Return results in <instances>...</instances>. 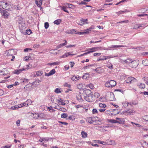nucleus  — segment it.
I'll use <instances>...</instances> for the list:
<instances>
[{
    "label": "nucleus",
    "mask_w": 148,
    "mask_h": 148,
    "mask_svg": "<svg viewBox=\"0 0 148 148\" xmlns=\"http://www.w3.org/2000/svg\"><path fill=\"white\" fill-rule=\"evenodd\" d=\"M116 84V82L114 80H111L106 82L105 85L108 88H112L114 87Z\"/></svg>",
    "instance_id": "1"
},
{
    "label": "nucleus",
    "mask_w": 148,
    "mask_h": 148,
    "mask_svg": "<svg viewBox=\"0 0 148 148\" xmlns=\"http://www.w3.org/2000/svg\"><path fill=\"white\" fill-rule=\"evenodd\" d=\"M111 124H116L117 125L120 124H123L124 123L125 121H108ZM116 125H114L113 124H108L106 127H114Z\"/></svg>",
    "instance_id": "2"
},
{
    "label": "nucleus",
    "mask_w": 148,
    "mask_h": 148,
    "mask_svg": "<svg viewBox=\"0 0 148 148\" xmlns=\"http://www.w3.org/2000/svg\"><path fill=\"white\" fill-rule=\"evenodd\" d=\"M5 54H6V56L8 57L12 56V58L11 59V60L13 61L14 59L15 58V56L14 55L15 54V52L13 49H10L5 51Z\"/></svg>",
    "instance_id": "3"
},
{
    "label": "nucleus",
    "mask_w": 148,
    "mask_h": 148,
    "mask_svg": "<svg viewBox=\"0 0 148 148\" xmlns=\"http://www.w3.org/2000/svg\"><path fill=\"white\" fill-rule=\"evenodd\" d=\"M91 94L87 96H84V99L89 102H92L94 101L95 100V97H94L93 94Z\"/></svg>",
    "instance_id": "4"
},
{
    "label": "nucleus",
    "mask_w": 148,
    "mask_h": 148,
    "mask_svg": "<svg viewBox=\"0 0 148 148\" xmlns=\"http://www.w3.org/2000/svg\"><path fill=\"white\" fill-rule=\"evenodd\" d=\"M0 6H1L3 9L7 10L9 9V4L5 1H2L0 2Z\"/></svg>",
    "instance_id": "5"
},
{
    "label": "nucleus",
    "mask_w": 148,
    "mask_h": 148,
    "mask_svg": "<svg viewBox=\"0 0 148 148\" xmlns=\"http://www.w3.org/2000/svg\"><path fill=\"white\" fill-rule=\"evenodd\" d=\"M139 64L138 61L137 60H130V67L132 68H136Z\"/></svg>",
    "instance_id": "6"
},
{
    "label": "nucleus",
    "mask_w": 148,
    "mask_h": 148,
    "mask_svg": "<svg viewBox=\"0 0 148 148\" xmlns=\"http://www.w3.org/2000/svg\"><path fill=\"white\" fill-rule=\"evenodd\" d=\"M0 12L2 16H3L5 18H8L9 15V13L7 11L3 9L0 8Z\"/></svg>",
    "instance_id": "7"
},
{
    "label": "nucleus",
    "mask_w": 148,
    "mask_h": 148,
    "mask_svg": "<svg viewBox=\"0 0 148 148\" xmlns=\"http://www.w3.org/2000/svg\"><path fill=\"white\" fill-rule=\"evenodd\" d=\"M26 102H24L23 103H21L18 105H16L14 107H12V110H14L15 109H17L18 108H21L23 106H25L26 105Z\"/></svg>",
    "instance_id": "8"
},
{
    "label": "nucleus",
    "mask_w": 148,
    "mask_h": 148,
    "mask_svg": "<svg viewBox=\"0 0 148 148\" xmlns=\"http://www.w3.org/2000/svg\"><path fill=\"white\" fill-rule=\"evenodd\" d=\"M92 29V27H90L88 29L84 30L83 32H79V35H81L89 34L90 33Z\"/></svg>",
    "instance_id": "9"
},
{
    "label": "nucleus",
    "mask_w": 148,
    "mask_h": 148,
    "mask_svg": "<svg viewBox=\"0 0 148 148\" xmlns=\"http://www.w3.org/2000/svg\"><path fill=\"white\" fill-rule=\"evenodd\" d=\"M43 72L41 71H36L34 73L33 76L34 77L40 76L43 74Z\"/></svg>",
    "instance_id": "10"
},
{
    "label": "nucleus",
    "mask_w": 148,
    "mask_h": 148,
    "mask_svg": "<svg viewBox=\"0 0 148 148\" xmlns=\"http://www.w3.org/2000/svg\"><path fill=\"white\" fill-rule=\"evenodd\" d=\"M91 93H92V92L90 90L85 89L83 90V94L84 95H85L86 96H87L91 94Z\"/></svg>",
    "instance_id": "11"
},
{
    "label": "nucleus",
    "mask_w": 148,
    "mask_h": 148,
    "mask_svg": "<svg viewBox=\"0 0 148 148\" xmlns=\"http://www.w3.org/2000/svg\"><path fill=\"white\" fill-rule=\"evenodd\" d=\"M87 20V19L85 20L83 18H81L80 20L77 23L78 25L82 26L84 24L88 23L86 21Z\"/></svg>",
    "instance_id": "12"
},
{
    "label": "nucleus",
    "mask_w": 148,
    "mask_h": 148,
    "mask_svg": "<svg viewBox=\"0 0 148 148\" xmlns=\"http://www.w3.org/2000/svg\"><path fill=\"white\" fill-rule=\"evenodd\" d=\"M93 70L94 71H95L96 73L99 74L102 73L104 71V69H102L100 67H98L96 69H94Z\"/></svg>",
    "instance_id": "13"
},
{
    "label": "nucleus",
    "mask_w": 148,
    "mask_h": 148,
    "mask_svg": "<svg viewBox=\"0 0 148 148\" xmlns=\"http://www.w3.org/2000/svg\"><path fill=\"white\" fill-rule=\"evenodd\" d=\"M98 48H99L98 47H93L91 48L88 49L87 51H88L90 53L97 51Z\"/></svg>",
    "instance_id": "14"
},
{
    "label": "nucleus",
    "mask_w": 148,
    "mask_h": 148,
    "mask_svg": "<svg viewBox=\"0 0 148 148\" xmlns=\"http://www.w3.org/2000/svg\"><path fill=\"white\" fill-rule=\"evenodd\" d=\"M58 103L60 105H65L66 103L65 101L60 98H59L57 100Z\"/></svg>",
    "instance_id": "15"
},
{
    "label": "nucleus",
    "mask_w": 148,
    "mask_h": 148,
    "mask_svg": "<svg viewBox=\"0 0 148 148\" xmlns=\"http://www.w3.org/2000/svg\"><path fill=\"white\" fill-rule=\"evenodd\" d=\"M35 1L37 6L41 8H42L41 5L43 0H35Z\"/></svg>",
    "instance_id": "16"
},
{
    "label": "nucleus",
    "mask_w": 148,
    "mask_h": 148,
    "mask_svg": "<svg viewBox=\"0 0 148 148\" xmlns=\"http://www.w3.org/2000/svg\"><path fill=\"white\" fill-rule=\"evenodd\" d=\"M9 72L6 69H4L2 71H1L0 72V75H3L5 76L7 75Z\"/></svg>",
    "instance_id": "17"
},
{
    "label": "nucleus",
    "mask_w": 148,
    "mask_h": 148,
    "mask_svg": "<svg viewBox=\"0 0 148 148\" xmlns=\"http://www.w3.org/2000/svg\"><path fill=\"white\" fill-rule=\"evenodd\" d=\"M75 54H71L70 52H66L65 53L64 55H63L62 56H61L60 58H66L69 56L71 55L72 56H73V55H75Z\"/></svg>",
    "instance_id": "18"
},
{
    "label": "nucleus",
    "mask_w": 148,
    "mask_h": 148,
    "mask_svg": "<svg viewBox=\"0 0 148 148\" xmlns=\"http://www.w3.org/2000/svg\"><path fill=\"white\" fill-rule=\"evenodd\" d=\"M56 73V71L55 69H53L52 70H51L50 71L49 73H46L45 74V75L46 76H49L51 75H53L55 73Z\"/></svg>",
    "instance_id": "19"
},
{
    "label": "nucleus",
    "mask_w": 148,
    "mask_h": 148,
    "mask_svg": "<svg viewBox=\"0 0 148 148\" xmlns=\"http://www.w3.org/2000/svg\"><path fill=\"white\" fill-rule=\"evenodd\" d=\"M146 24H140V25H135L136 27L133 28H135L138 29V28H140V27H144L145 26H147V25L146 26Z\"/></svg>",
    "instance_id": "20"
},
{
    "label": "nucleus",
    "mask_w": 148,
    "mask_h": 148,
    "mask_svg": "<svg viewBox=\"0 0 148 148\" xmlns=\"http://www.w3.org/2000/svg\"><path fill=\"white\" fill-rule=\"evenodd\" d=\"M28 69L27 68L26 69H21L15 70L14 73L17 74H18L22 72V71L26 70V69Z\"/></svg>",
    "instance_id": "21"
},
{
    "label": "nucleus",
    "mask_w": 148,
    "mask_h": 148,
    "mask_svg": "<svg viewBox=\"0 0 148 148\" xmlns=\"http://www.w3.org/2000/svg\"><path fill=\"white\" fill-rule=\"evenodd\" d=\"M64 41L65 42L64 43H61V44L58 45L57 46V49H59L60 48H61L62 47L66 45L67 43V42L66 40H64Z\"/></svg>",
    "instance_id": "22"
},
{
    "label": "nucleus",
    "mask_w": 148,
    "mask_h": 148,
    "mask_svg": "<svg viewBox=\"0 0 148 148\" xmlns=\"http://www.w3.org/2000/svg\"><path fill=\"white\" fill-rule=\"evenodd\" d=\"M80 78V77L79 76L77 75V76H75L74 75L71 77V79L73 81L78 80Z\"/></svg>",
    "instance_id": "23"
},
{
    "label": "nucleus",
    "mask_w": 148,
    "mask_h": 148,
    "mask_svg": "<svg viewBox=\"0 0 148 148\" xmlns=\"http://www.w3.org/2000/svg\"><path fill=\"white\" fill-rule=\"evenodd\" d=\"M39 119H44L45 117V114L43 113L38 114Z\"/></svg>",
    "instance_id": "24"
},
{
    "label": "nucleus",
    "mask_w": 148,
    "mask_h": 148,
    "mask_svg": "<svg viewBox=\"0 0 148 148\" xmlns=\"http://www.w3.org/2000/svg\"><path fill=\"white\" fill-rule=\"evenodd\" d=\"M137 80L134 77H130V83H133L136 82Z\"/></svg>",
    "instance_id": "25"
},
{
    "label": "nucleus",
    "mask_w": 148,
    "mask_h": 148,
    "mask_svg": "<svg viewBox=\"0 0 148 148\" xmlns=\"http://www.w3.org/2000/svg\"><path fill=\"white\" fill-rule=\"evenodd\" d=\"M110 57L108 56H103L102 57H100V58L98 60V61H100L101 60H105L107 58H109Z\"/></svg>",
    "instance_id": "26"
},
{
    "label": "nucleus",
    "mask_w": 148,
    "mask_h": 148,
    "mask_svg": "<svg viewBox=\"0 0 148 148\" xmlns=\"http://www.w3.org/2000/svg\"><path fill=\"white\" fill-rule=\"evenodd\" d=\"M60 62H56L52 63H49L48 64L49 65H58L60 64Z\"/></svg>",
    "instance_id": "27"
},
{
    "label": "nucleus",
    "mask_w": 148,
    "mask_h": 148,
    "mask_svg": "<svg viewBox=\"0 0 148 148\" xmlns=\"http://www.w3.org/2000/svg\"><path fill=\"white\" fill-rule=\"evenodd\" d=\"M138 86L139 88L141 89H144L145 88V84L142 83H138Z\"/></svg>",
    "instance_id": "28"
},
{
    "label": "nucleus",
    "mask_w": 148,
    "mask_h": 148,
    "mask_svg": "<svg viewBox=\"0 0 148 148\" xmlns=\"http://www.w3.org/2000/svg\"><path fill=\"white\" fill-rule=\"evenodd\" d=\"M31 116L33 117L35 119H39V115L38 113L31 114Z\"/></svg>",
    "instance_id": "29"
},
{
    "label": "nucleus",
    "mask_w": 148,
    "mask_h": 148,
    "mask_svg": "<svg viewBox=\"0 0 148 148\" xmlns=\"http://www.w3.org/2000/svg\"><path fill=\"white\" fill-rule=\"evenodd\" d=\"M62 22V20L60 19H58L56 20L53 23L54 24L56 25H59Z\"/></svg>",
    "instance_id": "30"
},
{
    "label": "nucleus",
    "mask_w": 148,
    "mask_h": 148,
    "mask_svg": "<svg viewBox=\"0 0 148 148\" xmlns=\"http://www.w3.org/2000/svg\"><path fill=\"white\" fill-rule=\"evenodd\" d=\"M81 134L83 138H85L87 136V133L84 131L82 132Z\"/></svg>",
    "instance_id": "31"
},
{
    "label": "nucleus",
    "mask_w": 148,
    "mask_h": 148,
    "mask_svg": "<svg viewBox=\"0 0 148 148\" xmlns=\"http://www.w3.org/2000/svg\"><path fill=\"white\" fill-rule=\"evenodd\" d=\"M126 46L123 45H112L111 47V48H116L120 47H126Z\"/></svg>",
    "instance_id": "32"
},
{
    "label": "nucleus",
    "mask_w": 148,
    "mask_h": 148,
    "mask_svg": "<svg viewBox=\"0 0 148 148\" xmlns=\"http://www.w3.org/2000/svg\"><path fill=\"white\" fill-rule=\"evenodd\" d=\"M143 64L145 66L148 65V60H143L142 61Z\"/></svg>",
    "instance_id": "33"
},
{
    "label": "nucleus",
    "mask_w": 148,
    "mask_h": 148,
    "mask_svg": "<svg viewBox=\"0 0 148 148\" xmlns=\"http://www.w3.org/2000/svg\"><path fill=\"white\" fill-rule=\"evenodd\" d=\"M86 87H88L91 89H93L94 88L93 84L91 83L89 84L88 85H87Z\"/></svg>",
    "instance_id": "34"
},
{
    "label": "nucleus",
    "mask_w": 148,
    "mask_h": 148,
    "mask_svg": "<svg viewBox=\"0 0 148 148\" xmlns=\"http://www.w3.org/2000/svg\"><path fill=\"white\" fill-rule=\"evenodd\" d=\"M93 95L94 97H95V99L98 98L100 96L99 93L98 92H95L94 93V94Z\"/></svg>",
    "instance_id": "35"
},
{
    "label": "nucleus",
    "mask_w": 148,
    "mask_h": 148,
    "mask_svg": "<svg viewBox=\"0 0 148 148\" xmlns=\"http://www.w3.org/2000/svg\"><path fill=\"white\" fill-rule=\"evenodd\" d=\"M25 102L26 103L27 107L28 105H31L32 103V101L30 99H27Z\"/></svg>",
    "instance_id": "36"
},
{
    "label": "nucleus",
    "mask_w": 148,
    "mask_h": 148,
    "mask_svg": "<svg viewBox=\"0 0 148 148\" xmlns=\"http://www.w3.org/2000/svg\"><path fill=\"white\" fill-rule=\"evenodd\" d=\"M96 121H88V123L90 124H93L94 125L99 124L98 123H97Z\"/></svg>",
    "instance_id": "37"
},
{
    "label": "nucleus",
    "mask_w": 148,
    "mask_h": 148,
    "mask_svg": "<svg viewBox=\"0 0 148 148\" xmlns=\"http://www.w3.org/2000/svg\"><path fill=\"white\" fill-rule=\"evenodd\" d=\"M77 98L78 100L80 102H81L83 100L82 97L80 95H77Z\"/></svg>",
    "instance_id": "38"
},
{
    "label": "nucleus",
    "mask_w": 148,
    "mask_h": 148,
    "mask_svg": "<svg viewBox=\"0 0 148 148\" xmlns=\"http://www.w3.org/2000/svg\"><path fill=\"white\" fill-rule=\"evenodd\" d=\"M70 32L72 34H73L74 33L75 34H79V32H77V30L75 29H72L71 30Z\"/></svg>",
    "instance_id": "39"
},
{
    "label": "nucleus",
    "mask_w": 148,
    "mask_h": 148,
    "mask_svg": "<svg viewBox=\"0 0 148 148\" xmlns=\"http://www.w3.org/2000/svg\"><path fill=\"white\" fill-rule=\"evenodd\" d=\"M65 5H67L68 6L69 8H73V7H74V6L71 4L68 3H64Z\"/></svg>",
    "instance_id": "40"
},
{
    "label": "nucleus",
    "mask_w": 148,
    "mask_h": 148,
    "mask_svg": "<svg viewBox=\"0 0 148 148\" xmlns=\"http://www.w3.org/2000/svg\"><path fill=\"white\" fill-rule=\"evenodd\" d=\"M88 73H86L85 74L82 76V78L83 79H86L89 77Z\"/></svg>",
    "instance_id": "41"
},
{
    "label": "nucleus",
    "mask_w": 148,
    "mask_h": 148,
    "mask_svg": "<svg viewBox=\"0 0 148 148\" xmlns=\"http://www.w3.org/2000/svg\"><path fill=\"white\" fill-rule=\"evenodd\" d=\"M61 8L62 10H64L65 12L69 13V12L68 11L66 10V8L65 6H62L61 7Z\"/></svg>",
    "instance_id": "42"
},
{
    "label": "nucleus",
    "mask_w": 148,
    "mask_h": 148,
    "mask_svg": "<svg viewBox=\"0 0 148 148\" xmlns=\"http://www.w3.org/2000/svg\"><path fill=\"white\" fill-rule=\"evenodd\" d=\"M58 110L62 112H66L67 111V110L66 108L63 107L60 108Z\"/></svg>",
    "instance_id": "43"
},
{
    "label": "nucleus",
    "mask_w": 148,
    "mask_h": 148,
    "mask_svg": "<svg viewBox=\"0 0 148 148\" xmlns=\"http://www.w3.org/2000/svg\"><path fill=\"white\" fill-rule=\"evenodd\" d=\"M99 106L100 108H105L106 107V105L102 103H100L99 104Z\"/></svg>",
    "instance_id": "44"
},
{
    "label": "nucleus",
    "mask_w": 148,
    "mask_h": 148,
    "mask_svg": "<svg viewBox=\"0 0 148 148\" xmlns=\"http://www.w3.org/2000/svg\"><path fill=\"white\" fill-rule=\"evenodd\" d=\"M107 67L110 69H112L113 68V65L111 63H108L107 65Z\"/></svg>",
    "instance_id": "45"
},
{
    "label": "nucleus",
    "mask_w": 148,
    "mask_h": 148,
    "mask_svg": "<svg viewBox=\"0 0 148 148\" xmlns=\"http://www.w3.org/2000/svg\"><path fill=\"white\" fill-rule=\"evenodd\" d=\"M67 117V115L65 113H64L62 114L61 115V117L62 118H66Z\"/></svg>",
    "instance_id": "46"
},
{
    "label": "nucleus",
    "mask_w": 148,
    "mask_h": 148,
    "mask_svg": "<svg viewBox=\"0 0 148 148\" xmlns=\"http://www.w3.org/2000/svg\"><path fill=\"white\" fill-rule=\"evenodd\" d=\"M129 103L127 101H125L123 103V105L125 107H126L128 105Z\"/></svg>",
    "instance_id": "47"
},
{
    "label": "nucleus",
    "mask_w": 148,
    "mask_h": 148,
    "mask_svg": "<svg viewBox=\"0 0 148 148\" xmlns=\"http://www.w3.org/2000/svg\"><path fill=\"white\" fill-rule=\"evenodd\" d=\"M125 12V11H119L118 12H116V13L118 15H119L120 14H123Z\"/></svg>",
    "instance_id": "48"
},
{
    "label": "nucleus",
    "mask_w": 148,
    "mask_h": 148,
    "mask_svg": "<svg viewBox=\"0 0 148 148\" xmlns=\"http://www.w3.org/2000/svg\"><path fill=\"white\" fill-rule=\"evenodd\" d=\"M26 33L28 35H30L32 33V31L29 29H27L26 30Z\"/></svg>",
    "instance_id": "49"
},
{
    "label": "nucleus",
    "mask_w": 148,
    "mask_h": 148,
    "mask_svg": "<svg viewBox=\"0 0 148 148\" xmlns=\"http://www.w3.org/2000/svg\"><path fill=\"white\" fill-rule=\"evenodd\" d=\"M98 112L96 109H93L92 110V113L93 114H97Z\"/></svg>",
    "instance_id": "50"
},
{
    "label": "nucleus",
    "mask_w": 148,
    "mask_h": 148,
    "mask_svg": "<svg viewBox=\"0 0 148 148\" xmlns=\"http://www.w3.org/2000/svg\"><path fill=\"white\" fill-rule=\"evenodd\" d=\"M49 26V24L48 22H45V27L46 29H47Z\"/></svg>",
    "instance_id": "51"
},
{
    "label": "nucleus",
    "mask_w": 148,
    "mask_h": 148,
    "mask_svg": "<svg viewBox=\"0 0 148 148\" xmlns=\"http://www.w3.org/2000/svg\"><path fill=\"white\" fill-rule=\"evenodd\" d=\"M129 22V21L128 20L124 21H120L119 22H117V23H127Z\"/></svg>",
    "instance_id": "52"
},
{
    "label": "nucleus",
    "mask_w": 148,
    "mask_h": 148,
    "mask_svg": "<svg viewBox=\"0 0 148 148\" xmlns=\"http://www.w3.org/2000/svg\"><path fill=\"white\" fill-rule=\"evenodd\" d=\"M55 92H56V93H60V92H61L60 91V89H59V88H56L55 90Z\"/></svg>",
    "instance_id": "53"
},
{
    "label": "nucleus",
    "mask_w": 148,
    "mask_h": 148,
    "mask_svg": "<svg viewBox=\"0 0 148 148\" xmlns=\"http://www.w3.org/2000/svg\"><path fill=\"white\" fill-rule=\"evenodd\" d=\"M55 50H52L50 51V53H51L54 54V55L57 54V53L56 52H55Z\"/></svg>",
    "instance_id": "54"
},
{
    "label": "nucleus",
    "mask_w": 148,
    "mask_h": 148,
    "mask_svg": "<svg viewBox=\"0 0 148 148\" xmlns=\"http://www.w3.org/2000/svg\"><path fill=\"white\" fill-rule=\"evenodd\" d=\"M42 138V141H48L49 139V138Z\"/></svg>",
    "instance_id": "55"
},
{
    "label": "nucleus",
    "mask_w": 148,
    "mask_h": 148,
    "mask_svg": "<svg viewBox=\"0 0 148 148\" xmlns=\"http://www.w3.org/2000/svg\"><path fill=\"white\" fill-rule=\"evenodd\" d=\"M64 86L67 87L69 88H70L71 86V85L70 84H69L67 83H66L64 84Z\"/></svg>",
    "instance_id": "56"
},
{
    "label": "nucleus",
    "mask_w": 148,
    "mask_h": 148,
    "mask_svg": "<svg viewBox=\"0 0 148 148\" xmlns=\"http://www.w3.org/2000/svg\"><path fill=\"white\" fill-rule=\"evenodd\" d=\"M74 119H75V118H74V116L73 115H71L69 117V118L68 119H70V120H71Z\"/></svg>",
    "instance_id": "57"
},
{
    "label": "nucleus",
    "mask_w": 148,
    "mask_h": 148,
    "mask_svg": "<svg viewBox=\"0 0 148 148\" xmlns=\"http://www.w3.org/2000/svg\"><path fill=\"white\" fill-rule=\"evenodd\" d=\"M71 67H73L75 64L73 62H70L69 63Z\"/></svg>",
    "instance_id": "58"
},
{
    "label": "nucleus",
    "mask_w": 148,
    "mask_h": 148,
    "mask_svg": "<svg viewBox=\"0 0 148 148\" xmlns=\"http://www.w3.org/2000/svg\"><path fill=\"white\" fill-rule=\"evenodd\" d=\"M94 142L95 143L101 144V141L98 140H93Z\"/></svg>",
    "instance_id": "59"
},
{
    "label": "nucleus",
    "mask_w": 148,
    "mask_h": 148,
    "mask_svg": "<svg viewBox=\"0 0 148 148\" xmlns=\"http://www.w3.org/2000/svg\"><path fill=\"white\" fill-rule=\"evenodd\" d=\"M147 15V14H137V16H145Z\"/></svg>",
    "instance_id": "60"
},
{
    "label": "nucleus",
    "mask_w": 148,
    "mask_h": 148,
    "mask_svg": "<svg viewBox=\"0 0 148 148\" xmlns=\"http://www.w3.org/2000/svg\"><path fill=\"white\" fill-rule=\"evenodd\" d=\"M75 45H68L67 46H66V47L67 48H70V47H75Z\"/></svg>",
    "instance_id": "61"
},
{
    "label": "nucleus",
    "mask_w": 148,
    "mask_h": 148,
    "mask_svg": "<svg viewBox=\"0 0 148 148\" xmlns=\"http://www.w3.org/2000/svg\"><path fill=\"white\" fill-rule=\"evenodd\" d=\"M101 54V53H95L93 54V56H99Z\"/></svg>",
    "instance_id": "62"
},
{
    "label": "nucleus",
    "mask_w": 148,
    "mask_h": 148,
    "mask_svg": "<svg viewBox=\"0 0 148 148\" xmlns=\"http://www.w3.org/2000/svg\"><path fill=\"white\" fill-rule=\"evenodd\" d=\"M143 118L144 120H148V115L144 116Z\"/></svg>",
    "instance_id": "63"
},
{
    "label": "nucleus",
    "mask_w": 148,
    "mask_h": 148,
    "mask_svg": "<svg viewBox=\"0 0 148 148\" xmlns=\"http://www.w3.org/2000/svg\"><path fill=\"white\" fill-rule=\"evenodd\" d=\"M106 110V109H105L104 108H103L99 109V110L100 112H104Z\"/></svg>",
    "instance_id": "64"
}]
</instances>
